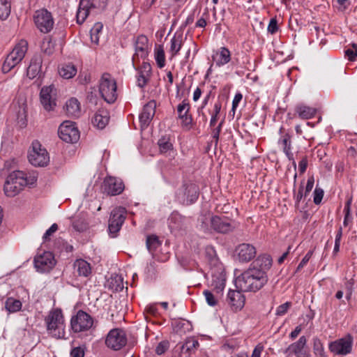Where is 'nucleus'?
<instances>
[{
  "label": "nucleus",
  "instance_id": "f257e3e1",
  "mask_svg": "<svg viewBox=\"0 0 357 357\" xmlns=\"http://www.w3.org/2000/svg\"><path fill=\"white\" fill-rule=\"evenodd\" d=\"M211 275V285L215 294L208 290H204L203 294L207 303L211 306H215L218 303V297L221 296L225 287L226 274L223 264L217 258L211 259L210 261V270L207 273Z\"/></svg>",
  "mask_w": 357,
  "mask_h": 357
},
{
  "label": "nucleus",
  "instance_id": "f03ea898",
  "mask_svg": "<svg viewBox=\"0 0 357 357\" xmlns=\"http://www.w3.org/2000/svg\"><path fill=\"white\" fill-rule=\"evenodd\" d=\"M268 276L263 271L250 267L236 278V287L242 291H257L267 282Z\"/></svg>",
  "mask_w": 357,
  "mask_h": 357
},
{
  "label": "nucleus",
  "instance_id": "7ed1b4c3",
  "mask_svg": "<svg viewBox=\"0 0 357 357\" xmlns=\"http://www.w3.org/2000/svg\"><path fill=\"white\" fill-rule=\"evenodd\" d=\"M36 181L35 176H27V174L22 171H14L7 177L4 183L3 190L7 197H13L20 193L23 188L29 185H32Z\"/></svg>",
  "mask_w": 357,
  "mask_h": 357
},
{
  "label": "nucleus",
  "instance_id": "20e7f679",
  "mask_svg": "<svg viewBox=\"0 0 357 357\" xmlns=\"http://www.w3.org/2000/svg\"><path fill=\"white\" fill-rule=\"evenodd\" d=\"M45 323L48 333L57 339L64 338L65 324L61 309L51 310L45 317Z\"/></svg>",
  "mask_w": 357,
  "mask_h": 357
},
{
  "label": "nucleus",
  "instance_id": "39448f33",
  "mask_svg": "<svg viewBox=\"0 0 357 357\" xmlns=\"http://www.w3.org/2000/svg\"><path fill=\"white\" fill-rule=\"evenodd\" d=\"M107 1V0H80L76 15L77 22L81 24L89 15H96L104 10Z\"/></svg>",
  "mask_w": 357,
  "mask_h": 357
},
{
  "label": "nucleus",
  "instance_id": "423d86ee",
  "mask_svg": "<svg viewBox=\"0 0 357 357\" xmlns=\"http://www.w3.org/2000/svg\"><path fill=\"white\" fill-rule=\"evenodd\" d=\"M28 50V43L25 40H21L15 45L13 50L7 55L3 66V73L10 72L24 59Z\"/></svg>",
  "mask_w": 357,
  "mask_h": 357
},
{
  "label": "nucleus",
  "instance_id": "0eeeda50",
  "mask_svg": "<svg viewBox=\"0 0 357 357\" xmlns=\"http://www.w3.org/2000/svg\"><path fill=\"white\" fill-rule=\"evenodd\" d=\"M116 82L109 73H104L99 83V91L102 98L108 103H113L117 99Z\"/></svg>",
  "mask_w": 357,
  "mask_h": 357
},
{
  "label": "nucleus",
  "instance_id": "6e6552de",
  "mask_svg": "<svg viewBox=\"0 0 357 357\" xmlns=\"http://www.w3.org/2000/svg\"><path fill=\"white\" fill-rule=\"evenodd\" d=\"M29 162L36 167H44L50 162V156L45 149L42 148L38 141H34L28 154Z\"/></svg>",
  "mask_w": 357,
  "mask_h": 357
},
{
  "label": "nucleus",
  "instance_id": "1a4fd4ad",
  "mask_svg": "<svg viewBox=\"0 0 357 357\" xmlns=\"http://www.w3.org/2000/svg\"><path fill=\"white\" fill-rule=\"evenodd\" d=\"M126 215V210L123 207H116L112 211L108 225L109 233L112 237H115L121 229Z\"/></svg>",
  "mask_w": 357,
  "mask_h": 357
},
{
  "label": "nucleus",
  "instance_id": "9d476101",
  "mask_svg": "<svg viewBox=\"0 0 357 357\" xmlns=\"http://www.w3.org/2000/svg\"><path fill=\"white\" fill-rule=\"evenodd\" d=\"M353 337L347 334L342 338L329 343L330 351L335 355L346 356L352 351Z\"/></svg>",
  "mask_w": 357,
  "mask_h": 357
},
{
  "label": "nucleus",
  "instance_id": "9b49d317",
  "mask_svg": "<svg viewBox=\"0 0 357 357\" xmlns=\"http://www.w3.org/2000/svg\"><path fill=\"white\" fill-rule=\"evenodd\" d=\"M93 324V318L82 310H79L70 320L71 328L75 333L86 331L92 327Z\"/></svg>",
  "mask_w": 357,
  "mask_h": 357
},
{
  "label": "nucleus",
  "instance_id": "f8f14e48",
  "mask_svg": "<svg viewBox=\"0 0 357 357\" xmlns=\"http://www.w3.org/2000/svg\"><path fill=\"white\" fill-rule=\"evenodd\" d=\"M36 27L43 33H49L54 26V20L50 12L46 9L36 10L33 15Z\"/></svg>",
  "mask_w": 357,
  "mask_h": 357
},
{
  "label": "nucleus",
  "instance_id": "ddd939ff",
  "mask_svg": "<svg viewBox=\"0 0 357 357\" xmlns=\"http://www.w3.org/2000/svg\"><path fill=\"white\" fill-rule=\"evenodd\" d=\"M59 137L68 143H75L79 139V132L75 126V123L70 121L63 122L58 130Z\"/></svg>",
  "mask_w": 357,
  "mask_h": 357
},
{
  "label": "nucleus",
  "instance_id": "4468645a",
  "mask_svg": "<svg viewBox=\"0 0 357 357\" xmlns=\"http://www.w3.org/2000/svg\"><path fill=\"white\" fill-rule=\"evenodd\" d=\"M127 343V337L124 331L119 328L111 330L105 340L106 345L114 351L122 349Z\"/></svg>",
  "mask_w": 357,
  "mask_h": 357
},
{
  "label": "nucleus",
  "instance_id": "2eb2a0df",
  "mask_svg": "<svg viewBox=\"0 0 357 357\" xmlns=\"http://www.w3.org/2000/svg\"><path fill=\"white\" fill-rule=\"evenodd\" d=\"M135 53L132 58V66L137 68V63L139 59L143 60L147 56L149 50L148 38L144 35L139 36L134 43Z\"/></svg>",
  "mask_w": 357,
  "mask_h": 357
},
{
  "label": "nucleus",
  "instance_id": "dca6fc26",
  "mask_svg": "<svg viewBox=\"0 0 357 357\" xmlns=\"http://www.w3.org/2000/svg\"><path fill=\"white\" fill-rule=\"evenodd\" d=\"M34 266L38 272L48 273L55 266L56 261L53 254L50 252H44L34 257Z\"/></svg>",
  "mask_w": 357,
  "mask_h": 357
},
{
  "label": "nucleus",
  "instance_id": "f3484780",
  "mask_svg": "<svg viewBox=\"0 0 357 357\" xmlns=\"http://www.w3.org/2000/svg\"><path fill=\"white\" fill-rule=\"evenodd\" d=\"M40 100L46 111L53 110L56 105V89L54 86H43L40 92Z\"/></svg>",
  "mask_w": 357,
  "mask_h": 357
},
{
  "label": "nucleus",
  "instance_id": "a211bd4d",
  "mask_svg": "<svg viewBox=\"0 0 357 357\" xmlns=\"http://www.w3.org/2000/svg\"><path fill=\"white\" fill-rule=\"evenodd\" d=\"M198 197L199 187L194 183L184 185L177 193L179 202L186 205L194 203Z\"/></svg>",
  "mask_w": 357,
  "mask_h": 357
},
{
  "label": "nucleus",
  "instance_id": "6ab92c4d",
  "mask_svg": "<svg viewBox=\"0 0 357 357\" xmlns=\"http://www.w3.org/2000/svg\"><path fill=\"white\" fill-rule=\"evenodd\" d=\"M211 227L218 233L226 234L232 231L235 226L231 220L225 216L213 215Z\"/></svg>",
  "mask_w": 357,
  "mask_h": 357
},
{
  "label": "nucleus",
  "instance_id": "aec40b11",
  "mask_svg": "<svg viewBox=\"0 0 357 357\" xmlns=\"http://www.w3.org/2000/svg\"><path fill=\"white\" fill-rule=\"evenodd\" d=\"M124 190V184L121 179L115 177H106L103 181L102 190L110 196L120 195Z\"/></svg>",
  "mask_w": 357,
  "mask_h": 357
},
{
  "label": "nucleus",
  "instance_id": "412c9836",
  "mask_svg": "<svg viewBox=\"0 0 357 357\" xmlns=\"http://www.w3.org/2000/svg\"><path fill=\"white\" fill-rule=\"evenodd\" d=\"M241 291V290H229L227 294V303L232 311H240L245 305V298Z\"/></svg>",
  "mask_w": 357,
  "mask_h": 357
},
{
  "label": "nucleus",
  "instance_id": "4be33fe9",
  "mask_svg": "<svg viewBox=\"0 0 357 357\" xmlns=\"http://www.w3.org/2000/svg\"><path fill=\"white\" fill-rule=\"evenodd\" d=\"M155 111L156 102L154 100L149 101L144 106L142 112L139 116L142 130L148 127L155 114Z\"/></svg>",
  "mask_w": 357,
  "mask_h": 357
},
{
  "label": "nucleus",
  "instance_id": "5701e85b",
  "mask_svg": "<svg viewBox=\"0 0 357 357\" xmlns=\"http://www.w3.org/2000/svg\"><path fill=\"white\" fill-rule=\"evenodd\" d=\"M146 247L148 250V251L151 255V261L147 264L145 272L148 275H152L155 274V251L156 249V235L155 234H151V235H147L146 236Z\"/></svg>",
  "mask_w": 357,
  "mask_h": 357
},
{
  "label": "nucleus",
  "instance_id": "b1692460",
  "mask_svg": "<svg viewBox=\"0 0 357 357\" xmlns=\"http://www.w3.org/2000/svg\"><path fill=\"white\" fill-rule=\"evenodd\" d=\"M174 139L170 134H165L158 141L159 152L169 158H174L176 151L173 146Z\"/></svg>",
  "mask_w": 357,
  "mask_h": 357
},
{
  "label": "nucleus",
  "instance_id": "393cba45",
  "mask_svg": "<svg viewBox=\"0 0 357 357\" xmlns=\"http://www.w3.org/2000/svg\"><path fill=\"white\" fill-rule=\"evenodd\" d=\"M236 252L241 262H248L256 256V248L251 244L242 243L237 246Z\"/></svg>",
  "mask_w": 357,
  "mask_h": 357
},
{
  "label": "nucleus",
  "instance_id": "a878e982",
  "mask_svg": "<svg viewBox=\"0 0 357 357\" xmlns=\"http://www.w3.org/2000/svg\"><path fill=\"white\" fill-rule=\"evenodd\" d=\"M190 104L187 100H183L177 106V112L178 118L181 121V125L183 127H188L192 124V119L190 114Z\"/></svg>",
  "mask_w": 357,
  "mask_h": 357
},
{
  "label": "nucleus",
  "instance_id": "bb28decb",
  "mask_svg": "<svg viewBox=\"0 0 357 357\" xmlns=\"http://www.w3.org/2000/svg\"><path fill=\"white\" fill-rule=\"evenodd\" d=\"M43 59L40 54L34 55L30 61V64L27 68V76L30 79L36 77L41 73Z\"/></svg>",
  "mask_w": 357,
  "mask_h": 357
},
{
  "label": "nucleus",
  "instance_id": "cd10ccee",
  "mask_svg": "<svg viewBox=\"0 0 357 357\" xmlns=\"http://www.w3.org/2000/svg\"><path fill=\"white\" fill-rule=\"evenodd\" d=\"M279 144L282 146L283 152L287 158L292 162V165L294 168L296 167V161L294 159V155L291 151V141L289 134L286 133L281 136L278 141Z\"/></svg>",
  "mask_w": 357,
  "mask_h": 357
},
{
  "label": "nucleus",
  "instance_id": "c85d7f7f",
  "mask_svg": "<svg viewBox=\"0 0 357 357\" xmlns=\"http://www.w3.org/2000/svg\"><path fill=\"white\" fill-rule=\"evenodd\" d=\"M307 339L305 336H301L298 341L291 344L286 349L285 353L288 355L295 354L297 357L308 352L305 349Z\"/></svg>",
  "mask_w": 357,
  "mask_h": 357
},
{
  "label": "nucleus",
  "instance_id": "c756f323",
  "mask_svg": "<svg viewBox=\"0 0 357 357\" xmlns=\"http://www.w3.org/2000/svg\"><path fill=\"white\" fill-rule=\"evenodd\" d=\"M109 114L107 109H100L92 119L93 126L98 129H103L108 124Z\"/></svg>",
  "mask_w": 357,
  "mask_h": 357
},
{
  "label": "nucleus",
  "instance_id": "7c9ffc66",
  "mask_svg": "<svg viewBox=\"0 0 357 357\" xmlns=\"http://www.w3.org/2000/svg\"><path fill=\"white\" fill-rule=\"evenodd\" d=\"M272 265V259L270 255H259L256 260L250 265L252 268H257L259 271H263L264 273L271 268Z\"/></svg>",
  "mask_w": 357,
  "mask_h": 357
},
{
  "label": "nucleus",
  "instance_id": "2f4dec72",
  "mask_svg": "<svg viewBox=\"0 0 357 357\" xmlns=\"http://www.w3.org/2000/svg\"><path fill=\"white\" fill-rule=\"evenodd\" d=\"M136 70H139V75L137 77V85L139 87H143L148 80L149 77L150 76L151 67V65L145 61H143L142 66L140 68L137 65Z\"/></svg>",
  "mask_w": 357,
  "mask_h": 357
},
{
  "label": "nucleus",
  "instance_id": "473e14b6",
  "mask_svg": "<svg viewBox=\"0 0 357 357\" xmlns=\"http://www.w3.org/2000/svg\"><path fill=\"white\" fill-rule=\"evenodd\" d=\"M295 112L299 118L302 119H310L315 116L317 113V109L301 104L296 107Z\"/></svg>",
  "mask_w": 357,
  "mask_h": 357
},
{
  "label": "nucleus",
  "instance_id": "72a5a7b5",
  "mask_svg": "<svg viewBox=\"0 0 357 357\" xmlns=\"http://www.w3.org/2000/svg\"><path fill=\"white\" fill-rule=\"evenodd\" d=\"M215 61V64L218 66H222L228 63L231 60L230 51L225 47H220L219 51L216 53L213 57Z\"/></svg>",
  "mask_w": 357,
  "mask_h": 357
},
{
  "label": "nucleus",
  "instance_id": "f704fd0d",
  "mask_svg": "<svg viewBox=\"0 0 357 357\" xmlns=\"http://www.w3.org/2000/svg\"><path fill=\"white\" fill-rule=\"evenodd\" d=\"M66 113L69 116L78 117L81 113L80 104L77 99L71 98L66 103Z\"/></svg>",
  "mask_w": 357,
  "mask_h": 357
},
{
  "label": "nucleus",
  "instance_id": "c9c22d12",
  "mask_svg": "<svg viewBox=\"0 0 357 357\" xmlns=\"http://www.w3.org/2000/svg\"><path fill=\"white\" fill-rule=\"evenodd\" d=\"M73 266L79 276L88 277L91 274L90 264L84 259H79L75 260Z\"/></svg>",
  "mask_w": 357,
  "mask_h": 357
},
{
  "label": "nucleus",
  "instance_id": "e433bc0d",
  "mask_svg": "<svg viewBox=\"0 0 357 357\" xmlns=\"http://www.w3.org/2000/svg\"><path fill=\"white\" fill-rule=\"evenodd\" d=\"M72 226L75 231L83 232L88 229L89 223L86 221L85 215L84 214H79L73 220Z\"/></svg>",
  "mask_w": 357,
  "mask_h": 357
},
{
  "label": "nucleus",
  "instance_id": "4c0bfd02",
  "mask_svg": "<svg viewBox=\"0 0 357 357\" xmlns=\"http://www.w3.org/2000/svg\"><path fill=\"white\" fill-rule=\"evenodd\" d=\"M169 227L172 230H176L183 226L185 218L177 212H173L169 220Z\"/></svg>",
  "mask_w": 357,
  "mask_h": 357
},
{
  "label": "nucleus",
  "instance_id": "58836bf2",
  "mask_svg": "<svg viewBox=\"0 0 357 357\" xmlns=\"http://www.w3.org/2000/svg\"><path fill=\"white\" fill-rule=\"evenodd\" d=\"M183 42V36L181 33H175L170 41V51L172 56L176 55L180 51Z\"/></svg>",
  "mask_w": 357,
  "mask_h": 357
},
{
  "label": "nucleus",
  "instance_id": "ea45409f",
  "mask_svg": "<svg viewBox=\"0 0 357 357\" xmlns=\"http://www.w3.org/2000/svg\"><path fill=\"white\" fill-rule=\"evenodd\" d=\"M59 75L64 79H70L77 73V68L73 63L63 64L59 68Z\"/></svg>",
  "mask_w": 357,
  "mask_h": 357
},
{
  "label": "nucleus",
  "instance_id": "a19ab883",
  "mask_svg": "<svg viewBox=\"0 0 357 357\" xmlns=\"http://www.w3.org/2000/svg\"><path fill=\"white\" fill-rule=\"evenodd\" d=\"M22 302L13 297H8L5 302V307L10 313L20 311L22 308Z\"/></svg>",
  "mask_w": 357,
  "mask_h": 357
},
{
  "label": "nucleus",
  "instance_id": "79ce46f5",
  "mask_svg": "<svg viewBox=\"0 0 357 357\" xmlns=\"http://www.w3.org/2000/svg\"><path fill=\"white\" fill-rule=\"evenodd\" d=\"M55 41L50 36H46L43 38L41 44L42 51L47 55H51L54 52Z\"/></svg>",
  "mask_w": 357,
  "mask_h": 357
},
{
  "label": "nucleus",
  "instance_id": "37998d69",
  "mask_svg": "<svg viewBox=\"0 0 357 357\" xmlns=\"http://www.w3.org/2000/svg\"><path fill=\"white\" fill-rule=\"evenodd\" d=\"M156 314V306L155 304H150L147 305L144 311V315L146 321L152 325H155V317Z\"/></svg>",
  "mask_w": 357,
  "mask_h": 357
},
{
  "label": "nucleus",
  "instance_id": "c03bdc74",
  "mask_svg": "<svg viewBox=\"0 0 357 357\" xmlns=\"http://www.w3.org/2000/svg\"><path fill=\"white\" fill-rule=\"evenodd\" d=\"M11 0H0V19L6 20L10 14Z\"/></svg>",
  "mask_w": 357,
  "mask_h": 357
},
{
  "label": "nucleus",
  "instance_id": "a18cd8bd",
  "mask_svg": "<svg viewBox=\"0 0 357 357\" xmlns=\"http://www.w3.org/2000/svg\"><path fill=\"white\" fill-rule=\"evenodd\" d=\"M212 216L213 215L210 214H207L202 215L201 218H199L200 228L204 232H211V231L213 230L211 227Z\"/></svg>",
  "mask_w": 357,
  "mask_h": 357
},
{
  "label": "nucleus",
  "instance_id": "49530a36",
  "mask_svg": "<svg viewBox=\"0 0 357 357\" xmlns=\"http://www.w3.org/2000/svg\"><path fill=\"white\" fill-rule=\"evenodd\" d=\"M103 25L100 22L96 23L90 31L91 42L96 45L99 43V34L101 33Z\"/></svg>",
  "mask_w": 357,
  "mask_h": 357
},
{
  "label": "nucleus",
  "instance_id": "de8ad7c7",
  "mask_svg": "<svg viewBox=\"0 0 357 357\" xmlns=\"http://www.w3.org/2000/svg\"><path fill=\"white\" fill-rule=\"evenodd\" d=\"M313 350L316 356L319 357H326L324 355V348L320 339L316 337L313 339Z\"/></svg>",
  "mask_w": 357,
  "mask_h": 357
},
{
  "label": "nucleus",
  "instance_id": "09e8293b",
  "mask_svg": "<svg viewBox=\"0 0 357 357\" xmlns=\"http://www.w3.org/2000/svg\"><path fill=\"white\" fill-rule=\"evenodd\" d=\"M191 325L189 321L181 320L176 322L175 330L177 333H185L187 331L191 330Z\"/></svg>",
  "mask_w": 357,
  "mask_h": 357
},
{
  "label": "nucleus",
  "instance_id": "8fccbe9b",
  "mask_svg": "<svg viewBox=\"0 0 357 357\" xmlns=\"http://www.w3.org/2000/svg\"><path fill=\"white\" fill-rule=\"evenodd\" d=\"M347 59L351 61L357 60V44L352 43L351 47L345 51Z\"/></svg>",
  "mask_w": 357,
  "mask_h": 357
},
{
  "label": "nucleus",
  "instance_id": "3c124183",
  "mask_svg": "<svg viewBox=\"0 0 357 357\" xmlns=\"http://www.w3.org/2000/svg\"><path fill=\"white\" fill-rule=\"evenodd\" d=\"M224 119H222L217 126L213 128H211V136L215 141V144L217 145L219 141L220 133L222 130V127L224 123Z\"/></svg>",
  "mask_w": 357,
  "mask_h": 357
},
{
  "label": "nucleus",
  "instance_id": "603ef678",
  "mask_svg": "<svg viewBox=\"0 0 357 357\" xmlns=\"http://www.w3.org/2000/svg\"><path fill=\"white\" fill-rule=\"evenodd\" d=\"M324 192L323 189L321 188H318L317 186L315 188L313 195V202L315 204L318 205L321 202V200L324 197Z\"/></svg>",
  "mask_w": 357,
  "mask_h": 357
},
{
  "label": "nucleus",
  "instance_id": "864d4df0",
  "mask_svg": "<svg viewBox=\"0 0 357 357\" xmlns=\"http://www.w3.org/2000/svg\"><path fill=\"white\" fill-rule=\"evenodd\" d=\"M291 306V303L290 302H286L279 305L276 309L275 314L277 316L284 315L287 312Z\"/></svg>",
  "mask_w": 357,
  "mask_h": 357
},
{
  "label": "nucleus",
  "instance_id": "5fc2aeb1",
  "mask_svg": "<svg viewBox=\"0 0 357 357\" xmlns=\"http://www.w3.org/2000/svg\"><path fill=\"white\" fill-rule=\"evenodd\" d=\"M165 65V56L163 50L158 47V67L162 68Z\"/></svg>",
  "mask_w": 357,
  "mask_h": 357
},
{
  "label": "nucleus",
  "instance_id": "6e6d98bb",
  "mask_svg": "<svg viewBox=\"0 0 357 357\" xmlns=\"http://www.w3.org/2000/svg\"><path fill=\"white\" fill-rule=\"evenodd\" d=\"M267 30L271 34L275 33L278 30V21L276 18H271L268 25Z\"/></svg>",
  "mask_w": 357,
  "mask_h": 357
},
{
  "label": "nucleus",
  "instance_id": "4d7b16f0",
  "mask_svg": "<svg viewBox=\"0 0 357 357\" xmlns=\"http://www.w3.org/2000/svg\"><path fill=\"white\" fill-rule=\"evenodd\" d=\"M160 307L164 310V312H166L169 316H170V311L172 309L176 307V303L174 301L171 302V307H169V303L166 301H162L158 303Z\"/></svg>",
  "mask_w": 357,
  "mask_h": 357
},
{
  "label": "nucleus",
  "instance_id": "13d9d810",
  "mask_svg": "<svg viewBox=\"0 0 357 357\" xmlns=\"http://www.w3.org/2000/svg\"><path fill=\"white\" fill-rule=\"evenodd\" d=\"M312 255H313V250H310L307 252V253L305 255V257L303 258V259L298 264V266L297 267V270H296L297 271L301 270V268H303L307 264V263L309 261V260L312 257Z\"/></svg>",
  "mask_w": 357,
  "mask_h": 357
},
{
  "label": "nucleus",
  "instance_id": "bf43d9fd",
  "mask_svg": "<svg viewBox=\"0 0 357 357\" xmlns=\"http://www.w3.org/2000/svg\"><path fill=\"white\" fill-rule=\"evenodd\" d=\"M169 347L168 341H162L158 344V355L165 353Z\"/></svg>",
  "mask_w": 357,
  "mask_h": 357
},
{
  "label": "nucleus",
  "instance_id": "052dcab7",
  "mask_svg": "<svg viewBox=\"0 0 357 357\" xmlns=\"http://www.w3.org/2000/svg\"><path fill=\"white\" fill-rule=\"evenodd\" d=\"M57 229L58 225L56 223H54L43 235V239L47 241L50 236H52L54 232L57 231Z\"/></svg>",
  "mask_w": 357,
  "mask_h": 357
},
{
  "label": "nucleus",
  "instance_id": "680f3d73",
  "mask_svg": "<svg viewBox=\"0 0 357 357\" xmlns=\"http://www.w3.org/2000/svg\"><path fill=\"white\" fill-rule=\"evenodd\" d=\"M314 183V178L313 176H310L307 178V184L305 189V197H307L310 192L312 190Z\"/></svg>",
  "mask_w": 357,
  "mask_h": 357
},
{
  "label": "nucleus",
  "instance_id": "e2e57ef3",
  "mask_svg": "<svg viewBox=\"0 0 357 357\" xmlns=\"http://www.w3.org/2000/svg\"><path fill=\"white\" fill-rule=\"evenodd\" d=\"M114 280L116 283V285L114 286V290L116 291H120L123 289V279L121 276H116L114 278Z\"/></svg>",
  "mask_w": 357,
  "mask_h": 357
},
{
  "label": "nucleus",
  "instance_id": "0e129e2a",
  "mask_svg": "<svg viewBox=\"0 0 357 357\" xmlns=\"http://www.w3.org/2000/svg\"><path fill=\"white\" fill-rule=\"evenodd\" d=\"M71 357H84V351L81 347H75L70 352Z\"/></svg>",
  "mask_w": 357,
  "mask_h": 357
},
{
  "label": "nucleus",
  "instance_id": "69168bd1",
  "mask_svg": "<svg viewBox=\"0 0 357 357\" xmlns=\"http://www.w3.org/2000/svg\"><path fill=\"white\" fill-rule=\"evenodd\" d=\"M307 167V158L306 156L303 157L298 163V169L301 174H303Z\"/></svg>",
  "mask_w": 357,
  "mask_h": 357
},
{
  "label": "nucleus",
  "instance_id": "338daca9",
  "mask_svg": "<svg viewBox=\"0 0 357 357\" xmlns=\"http://www.w3.org/2000/svg\"><path fill=\"white\" fill-rule=\"evenodd\" d=\"M243 98V95L241 93H236L234 96V98L232 101V110H235L238 106L239 102L241 101Z\"/></svg>",
  "mask_w": 357,
  "mask_h": 357
},
{
  "label": "nucleus",
  "instance_id": "774afa93",
  "mask_svg": "<svg viewBox=\"0 0 357 357\" xmlns=\"http://www.w3.org/2000/svg\"><path fill=\"white\" fill-rule=\"evenodd\" d=\"M264 346L261 344H258L254 349L251 357H261V353L264 351Z\"/></svg>",
  "mask_w": 357,
  "mask_h": 357
}]
</instances>
